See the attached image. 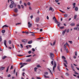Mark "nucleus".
Masks as SVG:
<instances>
[{
  "instance_id": "18",
  "label": "nucleus",
  "mask_w": 79,
  "mask_h": 79,
  "mask_svg": "<svg viewBox=\"0 0 79 79\" xmlns=\"http://www.w3.org/2000/svg\"><path fill=\"white\" fill-rule=\"evenodd\" d=\"M18 15V14H13V16H14L15 17H16V16H17Z\"/></svg>"
},
{
  "instance_id": "40",
  "label": "nucleus",
  "mask_w": 79,
  "mask_h": 79,
  "mask_svg": "<svg viewBox=\"0 0 79 79\" xmlns=\"http://www.w3.org/2000/svg\"><path fill=\"white\" fill-rule=\"evenodd\" d=\"M11 4H12V5H13L14 4V2H13V1H11Z\"/></svg>"
},
{
  "instance_id": "54",
  "label": "nucleus",
  "mask_w": 79,
  "mask_h": 79,
  "mask_svg": "<svg viewBox=\"0 0 79 79\" xmlns=\"http://www.w3.org/2000/svg\"><path fill=\"white\" fill-rule=\"evenodd\" d=\"M32 56V55H29L27 56L26 57H30V56Z\"/></svg>"
},
{
  "instance_id": "50",
  "label": "nucleus",
  "mask_w": 79,
  "mask_h": 79,
  "mask_svg": "<svg viewBox=\"0 0 79 79\" xmlns=\"http://www.w3.org/2000/svg\"><path fill=\"white\" fill-rule=\"evenodd\" d=\"M20 46L21 47V48H23V44H20Z\"/></svg>"
},
{
  "instance_id": "24",
  "label": "nucleus",
  "mask_w": 79,
  "mask_h": 79,
  "mask_svg": "<svg viewBox=\"0 0 79 79\" xmlns=\"http://www.w3.org/2000/svg\"><path fill=\"white\" fill-rule=\"evenodd\" d=\"M44 77H45V78H50V77H49L48 76H46L45 75H44Z\"/></svg>"
},
{
  "instance_id": "4",
  "label": "nucleus",
  "mask_w": 79,
  "mask_h": 79,
  "mask_svg": "<svg viewBox=\"0 0 79 79\" xmlns=\"http://www.w3.org/2000/svg\"><path fill=\"white\" fill-rule=\"evenodd\" d=\"M28 27L29 28V27H32V24L30 23V22H29L28 23Z\"/></svg>"
},
{
  "instance_id": "20",
  "label": "nucleus",
  "mask_w": 79,
  "mask_h": 79,
  "mask_svg": "<svg viewBox=\"0 0 79 79\" xmlns=\"http://www.w3.org/2000/svg\"><path fill=\"white\" fill-rule=\"evenodd\" d=\"M75 11H78V7H76L75 8Z\"/></svg>"
},
{
  "instance_id": "12",
  "label": "nucleus",
  "mask_w": 79,
  "mask_h": 79,
  "mask_svg": "<svg viewBox=\"0 0 79 79\" xmlns=\"http://www.w3.org/2000/svg\"><path fill=\"white\" fill-rule=\"evenodd\" d=\"M74 30H77V31H79V28L77 27H75L74 28Z\"/></svg>"
},
{
  "instance_id": "44",
  "label": "nucleus",
  "mask_w": 79,
  "mask_h": 79,
  "mask_svg": "<svg viewBox=\"0 0 79 79\" xmlns=\"http://www.w3.org/2000/svg\"><path fill=\"white\" fill-rule=\"evenodd\" d=\"M24 65H22L21 66H20V68H23V66H24Z\"/></svg>"
},
{
  "instance_id": "47",
  "label": "nucleus",
  "mask_w": 79,
  "mask_h": 79,
  "mask_svg": "<svg viewBox=\"0 0 79 79\" xmlns=\"http://www.w3.org/2000/svg\"><path fill=\"white\" fill-rule=\"evenodd\" d=\"M69 42L70 43V44H73V41H69Z\"/></svg>"
},
{
  "instance_id": "35",
  "label": "nucleus",
  "mask_w": 79,
  "mask_h": 79,
  "mask_svg": "<svg viewBox=\"0 0 79 79\" xmlns=\"http://www.w3.org/2000/svg\"><path fill=\"white\" fill-rule=\"evenodd\" d=\"M5 30H3L2 31V33H5Z\"/></svg>"
},
{
  "instance_id": "22",
  "label": "nucleus",
  "mask_w": 79,
  "mask_h": 79,
  "mask_svg": "<svg viewBox=\"0 0 79 79\" xmlns=\"http://www.w3.org/2000/svg\"><path fill=\"white\" fill-rule=\"evenodd\" d=\"M31 61V59H28L26 60V62H30V61Z\"/></svg>"
},
{
  "instance_id": "49",
  "label": "nucleus",
  "mask_w": 79,
  "mask_h": 79,
  "mask_svg": "<svg viewBox=\"0 0 79 79\" xmlns=\"http://www.w3.org/2000/svg\"><path fill=\"white\" fill-rule=\"evenodd\" d=\"M27 4L28 5H31V3H30V2H28L27 3Z\"/></svg>"
},
{
  "instance_id": "55",
  "label": "nucleus",
  "mask_w": 79,
  "mask_h": 79,
  "mask_svg": "<svg viewBox=\"0 0 79 79\" xmlns=\"http://www.w3.org/2000/svg\"><path fill=\"white\" fill-rule=\"evenodd\" d=\"M32 51L33 52H35V49L34 48H32Z\"/></svg>"
},
{
  "instance_id": "8",
  "label": "nucleus",
  "mask_w": 79,
  "mask_h": 79,
  "mask_svg": "<svg viewBox=\"0 0 79 79\" xmlns=\"http://www.w3.org/2000/svg\"><path fill=\"white\" fill-rule=\"evenodd\" d=\"M14 11L15 13H18V9L15 8L14 9Z\"/></svg>"
},
{
  "instance_id": "16",
  "label": "nucleus",
  "mask_w": 79,
  "mask_h": 79,
  "mask_svg": "<svg viewBox=\"0 0 79 79\" xmlns=\"http://www.w3.org/2000/svg\"><path fill=\"white\" fill-rule=\"evenodd\" d=\"M22 42H27V40H22Z\"/></svg>"
},
{
  "instance_id": "26",
  "label": "nucleus",
  "mask_w": 79,
  "mask_h": 79,
  "mask_svg": "<svg viewBox=\"0 0 79 79\" xmlns=\"http://www.w3.org/2000/svg\"><path fill=\"white\" fill-rule=\"evenodd\" d=\"M77 15H75L74 16V19H76L77 18Z\"/></svg>"
},
{
  "instance_id": "56",
  "label": "nucleus",
  "mask_w": 79,
  "mask_h": 79,
  "mask_svg": "<svg viewBox=\"0 0 79 79\" xmlns=\"http://www.w3.org/2000/svg\"><path fill=\"white\" fill-rule=\"evenodd\" d=\"M31 35H32V36H35V35L34 34H31Z\"/></svg>"
},
{
  "instance_id": "6",
  "label": "nucleus",
  "mask_w": 79,
  "mask_h": 79,
  "mask_svg": "<svg viewBox=\"0 0 79 79\" xmlns=\"http://www.w3.org/2000/svg\"><path fill=\"white\" fill-rule=\"evenodd\" d=\"M4 44L6 46V47L7 48V46H6V40H4Z\"/></svg>"
},
{
  "instance_id": "43",
  "label": "nucleus",
  "mask_w": 79,
  "mask_h": 79,
  "mask_svg": "<svg viewBox=\"0 0 79 79\" xmlns=\"http://www.w3.org/2000/svg\"><path fill=\"white\" fill-rule=\"evenodd\" d=\"M37 68H40V67H41V66H40V65H37Z\"/></svg>"
},
{
  "instance_id": "62",
  "label": "nucleus",
  "mask_w": 79,
  "mask_h": 79,
  "mask_svg": "<svg viewBox=\"0 0 79 79\" xmlns=\"http://www.w3.org/2000/svg\"><path fill=\"white\" fill-rule=\"evenodd\" d=\"M25 74V73H23L22 74V75L23 76H24V74Z\"/></svg>"
},
{
  "instance_id": "33",
  "label": "nucleus",
  "mask_w": 79,
  "mask_h": 79,
  "mask_svg": "<svg viewBox=\"0 0 79 79\" xmlns=\"http://www.w3.org/2000/svg\"><path fill=\"white\" fill-rule=\"evenodd\" d=\"M75 55L76 56H77V52H75Z\"/></svg>"
},
{
  "instance_id": "58",
  "label": "nucleus",
  "mask_w": 79,
  "mask_h": 79,
  "mask_svg": "<svg viewBox=\"0 0 79 79\" xmlns=\"http://www.w3.org/2000/svg\"><path fill=\"white\" fill-rule=\"evenodd\" d=\"M53 19H54V20H55V19H56V17H53Z\"/></svg>"
},
{
  "instance_id": "28",
  "label": "nucleus",
  "mask_w": 79,
  "mask_h": 79,
  "mask_svg": "<svg viewBox=\"0 0 79 79\" xmlns=\"http://www.w3.org/2000/svg\"><path fill=\"white\" fill-rule=\"evenodd\" d=\"M62 59H64V60H66V58H65V57L64 56H62Z\"/></svg>"
},
{
  "instance_id": "42",
  "label": "nucleus",
  "mask_w": 79,
  "mask_h": 79,
  "mask_svg": "<svg viewBox=\"0 0 79 79\" xmlns=\"http://www.w3.org/2000/svg\"><path fill=\"white\" fill-rule=\"evenodd\" d=\"M66 76H69V74L68 73H66Z\"/></svg>"
},
{
  "instance_id": "14",
  "label": "nucleus",
  "mask_w": 79,
  "mask_h": 79,
  "mask_svg": "<svg viewBox=\"0 0 79 79\" xmlns=\"http://www.w3.org/2000/svg\"><path fill=\"white\" fill-rule=\"evenodd\" d=\"M67 30L66 29H65L64 31H63L62 32V34L63 35H64V34H65V32Z\"/></svg>"
},
{
  "instance_id": "31",
  "label": "nucleus",
  "mask_w": 79,
  "mask_h": 79,
  "mask_svg": "<svg viewBox=\"0 0 79 79\" xmlns=\"http://www.w3.org/2000/svg\"><path fill=\"white\" fill-rule=\"evenodd\" d=\"M6 58V56H4L2 57V59H3V60H4V59H5Z\"/></svg>"
},
{
  "instance_id": "21",
  "label": "nucleus",
  "mask_w": 79,
  "mask_h": 79,
  "mask_svg": "<svg viewBox=\"0 0 79 79\" xmlns=\"http://www.w3.org/2000/svg\"><path fill=\"white\" fill-rule=\"evenodd\" d=\"M32 40L28 42V44H32Z\"/></svg>"
},
{
  "instance_id": "10",
  "label": "nucleus",
  "mask_w": 79,
  "mask_h": 79,
  "mask_svg": "<svg viewBox=\"0 0 79 79\" xmlns=\"http://www.w3.org/2000/svg\"><path fill=\"white\" fill-rule=\"evenodd\" d=\"M39 19H40L39 18L37 17V18H36V22H37V23L39 22Z\"/></svg>"
},
{
  "instance_id": "53",
  "label": "nucleus",
  "mask_w": 79,
  "mask_h": 79,
  "mask_svg": "<svg viewBox=\"0 0 79 79\" xmlns=\"http://www.w3.org/2000/svg\"><path fill=\"white\" fill-rule=\"evenodd\" d=\"M29 54H31V51H30L28 52Z\"/></svg>"
},
{
  "instance_id": "27",
  "label": "nucleus",
  "mask_w": 79,
  "mask_h": 79,
  "mask_svg": "<svg viewBox=\"0 0 79 79\" xmlns=\"http://www.w3.org/2000/svg\"><path fill=\"white\" fill-rule=\"evenodd\" d=\"M17 6L18 7V8L19 9H21V6H20V5H18Z\"/></svg>"
},
{
  "instance_id": "32",
  "label": "nucleus",
  "mask_w": 79,
  "mask_h": 79,
  "mask_svg": "<svg viewBox=\"0 0 79 79\" xmlns=\"http://www.w3.org/2000/svg\"><path fill=\"white\" fill-rule=\"evenodd\" d=\"M37 69V68L36 67H35L34 68V71L35 72H36Z\"/></svg>"
},
{
  "instance_id": "2",
  "label": "nucleus",
  "mask_w": 79,
  "mask_h": 79,
  "mask_svg": "<svg viewBox=\"0 0 79 79\" xmlns=\"http://www.w3.org/2000/svg\"><path fill=\"white\" fill-rule=\"evenodd\" d=\"M54 21L56 23H58L57 26L58 27H60V24H61V23L60 22H58V21L56 19L54 20Z\"/></svg>"
},
{
  "instance_id": "52",
  "label": "nucleus",
  "mask_w": 79,
  "mask_h": 79,
  "mask_svg": "<svg viewBox=\"0 0 79 79\" xmlns=\"http://www.w3.org/2000/svg\"><path fill=\"white\" fill-rule=\"evenodd\" d=\"M64 66H65V67H67V66L66 65V64L65 63H64Z\"/></svg>"
},
{
  "instance_id": "30",
  "label": "nucleus",
  "mask_w": 79,
  "mask_h": 79,
  "mask_svg": "<svg viewBox=\"0 0 79 79\" xmlns=\"http://www.w3.org/2000/svg\"><path fill=\"white\" fill-rule=\"evenodd\" d=\"M57 69L59 71H60V66L59 65L57 67Z\"/></svg>"
},
{
  "instance_id": "38",
  "label": "nucleus",
  "mask_w": 79,
  "mask_h": 79,
  "mask_svg": "<svg viewBox=\"0 0 79 79\" xmlns=\"http://www.w3.org/2000/svg\"><path fill=\"white\" fill-rule=\"evenodd\" d=\"M2 40V36H0V42H1Z\"/></svg>"
},
{
  "instance_id": "60",
  "label": "nucleus",
  "mask_w": 79,
  "mask_h": 79,
  "mask_svg": "<svg viewBox=\"0 0 79 79\" xmlns=\"http://www.w3.org/2000/svg\"><path fill=\"white\" fill-rule=\"evenodd\" d=\"M24 5H25L26 6H27V4H26V3H24Z\"/></svg>"
},
{
  "instance_id": "63",
  "label": "nucleus",
  "mask_w": 79,
  "mask_h": 79,
  "mask_svg": "<svg viewBox=\"0 0 79 79\" xmlns=\"http://www.w3.org/2000/svg\"><path fill=\"white\" fill-rule=\"evenodd\" d=\"M76 26H77V27H79V24H77Z\"/></svg>"
},
{
  "instance_id": "34",
  "label": "nucleus",
  "mask_w": 79,
  "mask_h": 79,
  "mask_svg": "<svg viewBox=\"0 0 79 79\" xmlns=\"http://www.w3.org/2000/svg\"><path fill=\"white\" fill-rule=\"evenodd\" d=\"M13 69V65H11L10 68V69Z\"/></svg>"
},
{
  "instance_id": "48",
  "label": "nucleus",
  "mask_w": 79,
  "mask_h": 79,
  "mask_svg": "<svg viewBox=\"0 0 79 79\" xmlns=\"http://www.w3.org/2000/svg\"><path fill=\"white\" fill-rule=\"evenodd\" d=\"M9 44H11V40L9 41Z\"/></svg>"
},
{
  "instance_id": "5",
  "label": "nucleus",
  "mask_w": 79,
  "mask_h": 79,
  "mask_svg": "<svg viewBox=\"0 0 79 79\" xmlns=\"http://www.w3.org/2000/svg\"><path fill=\"white\" fill-rule=\"evenodd\" d=\"M49 11H54V9H53V8H52V7H50L49 8Z\"/></svg>"
},
{
  "instance_id": "39",
  "label": "nucleus",
  "mask_w": 79,
  "mask_h": 79,
  "mask_svg": "<svg viewBox=\"0 0 79 79\" xmlns=\"http://www.w3.org/2000/svg\"><path fill=\"white\" fill-rule=\"evenodd\" d=\"M66 44V45L68 47H69V45L68 44V43L67 42L66 44Z\"/></svg>"
},
{
  "instance_id": "11",
  "label": "nucleus",
  "mask_w": 79,
  "mask_h": 79,
  "mask_svg": "<svg viewBox=\"0 0 79 79\" xmlns=\"http://www.w3.org/2000/svg\"><path fill=\"white\" fill-rule=\"evenodd\" d=\"M19 64H20V65H23H23L24 64V65H26V64H27V63H21Z\"/></svg>"
},
{
  "instance_id": "59",
  "label": "nucleus",
  "mask_w": 79,
  "mask_h": 79,
  "mask_svg": "<svg viewBox=\"0 0 79 79\" xmlns=\"http://www.w3.org/2000/svg\"><path fill=\"white\" fill-rule=\"evenodd\" d=\"M28 46L29 47H30V48H31V47H32L31 45H28Z\"/></svg>"
},
{
  "instance_id": "29",
  "label": "nucleus",
  "mask_w": 79,
  "mask_h": 79,
  "mask_svg": "<svg viewBox=\"0 0 79 79\" xmlns=\"http://www.w3.org/2000/svg\"><path fill=\"white\" fill-rule=\"evenodd\" d=\"M64 16L65 18H67V17H68V15H67V14H65L64 15Z\"/></svg>"
},
{
  "instance_id": "17",
  "label": "nucleus",
  "mask_w": 79,
  "mask_h": 79,
  "mask_svg": "<svg viewBox=\"0 0 79 79\" xmlns=\"http://www.w3.org/2000/svg\"><path fill=\"white\" fill-rule=\"evenodd\" d=\"M9 27L8 26H7L6 25H5L2 27V28H4V27Z\"/></svg>"
},
{
  "instance_id": "19",
  "label": "nucleus",
  "mask_w": 79,
  "mask_h": 79,
  "mask_svg": "<svg viewBox=\"0 0 79 79\" xmlns=\"http://www.w3.org/2000/svg\"><path fill=\"white\" fill-rule=\"evenodd\" d=\"M10 65H9L7 67V70H6V73H8V69H9V68H10Z\"/></svg>"
},
{
  "instance_id": "37",
  "label": "nucleus",
  "mask_w": 79,
  "mask_h": 79,
  "mask_svg": "<svg viewBox=\"0 0 79 79\" xmlns=\"http://www.w3.org/2000/svg\"><path fill=\"white\" fill-rule=\"evenodd\" d=\"M64 62L66 63V64H68V62H67V61H66V60H64Z\"/></svg>"
},
{
  "instance_id": "23",
  "label": "nucleus",
  "mask_w": 79,
  "mask_h": 79,
  "mask_svg": "<svg viewBox=\"0 0 79 79\" xmlns=\"http://www.w3.org/2000/svg\"><path fill=\"white\" fill-rule=\"evenodd\" d=\"M73 8H75V5H76V3H74L73 4Z\"/></svg>"
},
{
  "instance_id": "9",
  "label": "nucleus",
  "mask_w": 79,
  "mask_h": 79,
  "mask_svg": "<svg viewBox=\"0 0 79 79\" xmlns=\"http://www.w3.org/2000/svg\"><path fill=\"white\" fill-rule=\"evenodd\" d=\"M71 26H75V23H72L70 25Z\"/></svg>"
},
{
  "instance_id": "51",
  "label": "nucleus",
  "mask_w": 79,
  "mask_h": 79,
  "mask_svg": "<svg viewBox=\"0 0 79 79\" xmlns=\"http://www.w3.org/2000/svg\"><path fill=\"white\" fill-rule=\"evenodd\" d=\"M52 64V65H53V61H51V63Z\"/></svg>"
},
{
  "instance_id": "64",
  "label": "nucleus",
  "mask_w": 79,
  "mask_h": 79,
  "mask_svg": "<svg viewBox=\"0 0 79 79\" xmlns=\"http://www.w3.org/2000/svg\"><path fill=\"white\" fill-rule=\"evenodd\" d=\"M37 79H41L40 77H37Z\"/></svg>"
},
{
  "instance_id": "3",
  "label": "nucleus",
  "mask_w": 79,
  "mask_h": 79,
  "mask_svg": "<svg viewBox=\"0 0 79 79\" xmlns=\"http://www.w3.org/2000/svg\"><path fill=\"white\" fill-rule=\"evenodd\" d=\"M56 67V62H54V66L53 67V71L54 72H55V68Z\"/></svg>"
},
{
  "instance_id": "61",
  "label": "nucleus",
  "mask_w": 79,
  "mask_h": 79,
  "mask_svg": "<svg viewBox=\"0 0 79 79\" xmlns=\"http://www.w3.org/2000/svg\"><path fill=\"white\" fill-rule=\"evenodd\" d=\"M45 74H46L47 75L48 74V72H46L44 73Z\"/></svg>"
},
{
  "instance_id": "41",
  "label": "nucleus",
  "mask_w": 79,
  "mask_h": 79,
  "mask_svg": "<svg viewBox=\"0 0 79 79\" xmlns=\"http://www.w3.org/2000/svg\"><path fill=\"white\" fill-rule=\"evenodd\" d=\"M56 43V41H54L53 42V45H55Z\"/></svg>"
},
{
  "instance_id": "7",
  "label": "nucleus",
  "mask_w": 79,
  "mask_h": 79,
  "mask_svg": "<svg viewBox=\"0 0 79 79\" xmlns=\"http://www.w3.org/2000/svg\"><path fill=\"white\" fill-rule=\"evenodd\" d=\"M50 55L51 56V57H54V54L52 53H50Z\"/></svg>"
},
{
  "instance_id": "46",
  "label": "nucleus",
  "mask_w": 79,
  "mask_h": 79,
  "mask_svg": "<svg viewBox=\"0 0 79 79\" xmlns=\"http://www.w3.org/2000/svg\"><path fill=\"white\" fill-rule=\"evenodd\" d=\"M69 32V29H68L66 31L67 33H68Z\"/></svg>"
},
{
  "instance_id": "15",
  "label": "nucleus",
  "mask_w": 79,
  "mask_h": 79,
  "mask_svg": "<svg viewBox=\"0 0 79 79\" xmlns=\"http://www.w3.org/2000/svg\"><path fill=\"white\" fill-rule=\"evenodd\" d=\"M9 7L10 8H13V5L10 4V6H9Z\"/></svg>"
},
{
  "instance_id": "57",
  "label": "nucleus",
  "mask_w": 79,
  "mask_h": 79,
  "mask_svg": "<svg viewBox=\"0 0 79 79\" xmlns=\"http://www.w3.org/2000/svg\"><path fill=\"white\" fill-rule=\"evenodd\" d=\"M21 6L22 8H24V6L23 5H21Z\"/></svg>"
},
{
  "instance_id": "13",
  "label": "nucleus",
  "mask_w": 79,
  "mask_h": 79,
  "mask_svg": "<svg viewBox=\"0 0 79 79\" xmlns=\"http://www.w3.org/2000/svg\"><path fill=\"white\" fill-rule=\"evenodd\" d=\"M5 68V67H2L0 68V71H2V70H3Z\"/></svg>"
},
{
  "instance_id": "1",
  "label": "nucleus",
  "mask_w": 79,
  "mask_h": 79,
  "mask_svg": "<svg viewBox=\"0 0 79 79\" xmlns=\"http://www.w3.org/2000/svg\"><path fill=\"white\" fill-rule=\"evenodd\" d=\"M64 50L66 51V53H68L69 52V50H68V48H66V44H65L64 45Z\"/></svg>"
},
{
  "instance_id": "36",
  "label": "nucleus",
  "mask_w": 79,
  "mask_h": 79,
  "mask_svg": "<svg viewBox=\"0 0 79 79\" xmlns=\"http://www.w3.org/2000/svg\"><path fill=\"white\" fill-rule=\"evenodd\" d=\"M51 58L52 60H54V57H51Z\"/></svg>"
},
{
  "instance_id": "45",
  "label": "nucleus",
  "mask_w": 79,
  "mask_h": 79,
  "mask_svg": "<svg viewBox=\"0 0 79 79\" xmlns=\"http://www.w3.org/2000/svg\"><path fill=\"white\" fill-rule=\"evenodd\" d=\"M20 24H21V23H17L16 24V26H17V25H19Z\"/></svg>"
},
{
  "instance_id": "25",
  "label": "nucleus",
  "mask_w": 79,
  "mask_h": 79,
  "mask_svg": "<svg viewBox=\"0 0 79 79\" xmlns=\"http://www.w3.org/2000/svg\"><path fill=\"white\" fill-rule=\"evenodd\" d=\"M64 27H60V29H63L64 28Z\"/></svg>"
}]
</instances>
